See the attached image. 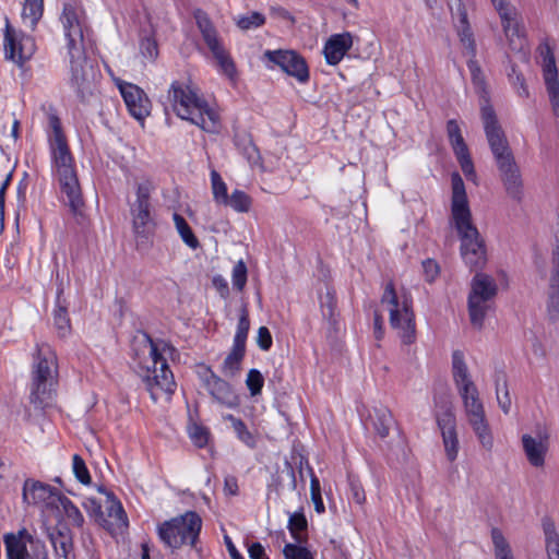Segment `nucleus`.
<instances>
[{
  "mask_svg": "<svg viewBox=\"0 0 559 559\" xmlns=\"http://www.w3.org/2000/svg\"><path fill=\"white\" fill-rule=\"evenodd\" d=\"M60 23L69 56L71 85L81 100L86 102L97 91L102 74L85 53L91 35L85 11L74 2L64 3Z\"/></svg>",
  "mask_w": 559,
  "mask_h": 559,
  "instance_id": "f257e3e1",
  "label": "nucleus"
},
{
  "mask_svg": "<svg viewBox=\"0 0 559 559\" xmlns=\"http://www.w3.org/2000/svg\"><path fill=\"white\" fill-rule=\"evenodd\" d=\"M451 214L461 240V255L471 269L483 267L486 263L485 242L472 222L465 185L459 173L451 176Z\"/></svg>",
  "mask_w": 559,
  "mask_h": 559,
  "instance_id": "f03ea898",
  "label": "nucleus"
},
{
  "mask_svg": "<svg viewBox=\"0 0 559 559\" xmlns=\"http://www.w3.org/2000/svg\"><path fill=\"white\" fill-rule=\"evenodd\" d=\"M452 376L463 401L468 424L483 448L491 451L493 438L486 419L484 405L479 399L478 389L471 378L464 354L459 349L452 353Z\"/></svg>",
  "mask_w": 559,
  "mask_h": 559,
  "instance_id": "7ed1b4c3",
  "label": "nucleus"
},
{
  "mask_svg": "<svg viewBox=\"0 0 559 559\" xmlns=\"http://www.w3.org/2000/svg\"><path fill=\"white\" fill-rule=\"evenodd\" d=\"M168 99L176 115L198 126L203 131L216 133L219 130V116L200 94L191 81H174L168 90Z\"/></svg>",
  "mask_w": 559,
  "mask_h": 559,
  "instance_id": "20e7f679",
  "label": "nucleus"
},
{
  "mask_svg": "<svg viewBox=\"0 0 559 559\" xmlns=\"http://www.w3.org/2000/svg\"><path fill=\"white\" fill-rule=\"evenodd\" d=\"M49 127L52 130L50 148L60 190L66 195L67 203L73 215H81L84 201L76 171L73 166V158L58 116H49Z\"/></svg>",
  "mask_w": 559,
  "mask_h": 559,
  "instance_id": "39448f33",
  "label": "nucleus"
},
{
  "mask_svg": "<svg viewBox=\"0 0 559 559\" xmlns=\"http://www.w3.org/2000/svg\"><path fill=\"white\" fill-rule=\"evenodd\" d=\"M58 384V358L47 343L36 344L31 370L29 402L36 408L47 407Z\"/></svg>",
  "mask_w": 559,
  "mask_h": 559,
  "instance_id": "423d86ee",
  "label": "nucleus"
},
{
  "mask_svg": "<svg viewBox=\"0 0 559 559\" xmlns=\"http://www.w3.org/2000/svg\"><path fill=\"white\" fill-rule=\"evenodd\" d=\"M146 342L151 365L140 367V377L154 402L168 401L176 389L174 374L169 370L166 359L158 352L157 345L147 335Z\"/></svg>",
  "mask_w": 559,
  "mask_h": 559,
  "instance_id": "0eeeda50",
  "label": "nucleus"
},
{
  "mask_svg": "<svg viewBox=\"0 0 559 559\" xmlns=\"http://www.w3.org/2000/svg\"><path fill=\"white\" fill-rule=\"evenodd\" d=\"M202 528V519L194 511H187L185 514L173 518L162 523L157 533L160 540L173 550L183 545L195 547Z\"/></svg>",
  "mask_w": 559,
  "mask_h": 559,
  "instance_id": "6e6552de",
  "label": "nucleus"
},
{
  "mask_svg": "<svg viewBox=\"0 0 559 559\" xmlns=\"http://www.w3.org/2000/svg\"><path fill=\"white\" fill-rule=\"evenodd\" d=\"M155 190L153 181L144 179L135 183V199L130 202L132 228L136 246L147 247L151 242L154 223L152 218L151 194Z\"/></svg>",
  "mask_w": 559,
  "mask_h": 559,
  "instance_id": "1a4fd4ad",
  "label": "nucleus"
},
{
  "mask_svg": "<svg viewBox=\"0 0 559 559\" xmlns=\"http://www.w3.org/2000/svg\"><path fill=\"white\" fill-rule=\"evenodd\" d=\"M381 304L389 307L390 325L397 330L403 344H412L416 338L415 314L412 309V300L405 295L402 299L396 295L393 282L385 285Z\"/></svg>",
  "mask_w": 559,
  "mask_h": 559,
  "instance_id": "9d476101",
  "label": "nucleus"
},
{
  "mask_svg": "<svg viewBox=\"0 0 559 559\" xmlns=\"http://www.w3.org/2000/svg\"><path fill=\"white\" fill-rule=\"evenodd\" d=\"M497 284L492 277L484 273H477L471 284L468 295V314L474 326H483L487 311L491 308V301L497 295Z\"/></svg>",
  "mask_w": 559,
  "mask_h": 559,
  "instance_id": "9b49d317",
  "label": "nucleus"
},
{
  "mask_svg": "<svg viewBox=\"0 0 559 559\" xmlns=\"http://www.w3.org/2000/svg\"><path fill=\"white\" fill-rule=\"evenodd\" d=\"M480 115L495 162L507 158L508 155H513L506 133L498 122L497 115L487 100L480 105Z\"/></svg>",
  "mask_w": 559,
  "mask_h": 559,
  "instance_id": "f8f14e48",
  "label": "nucleus"
},
{
  "mask_svg": "<svg viewBox=\"0 0 559 559\" xmlns=\"http://www.w3.org/2000/svg\"><path fill=\"white\" fill-rule=\"evenodd\" d=\"M36 50L35 40L29 35L17 34L5 19L4 52L5 58L22 66Z\"/></svg>",
  "mask_w": 559,
  "mask_h": 559,
  "instance_id": "ddd939ff",
  "label": "nucleus"
},
{
  "mask_svg": "<svg viewBox=\"0 0 559 559\" xmlns=\"http://www.w3.org/2000/svg\"><path fill=\"white\" fill-rule=\"evenodd\" d=\"M199 377L215 402L228 408L239 405V397L230 384L215 374L211 368L202 366L199 370Z\"/></svg>",
  "mask_w": 559,
  "mask_h": 559,
  "instance_id": "4468645a",
  "label": "nucleus"
},
{
  "mask_svg": "<svg viewBox=\"0 0 559 559\" xmlns=\"http://www.w3.org/2000/svg\"><path fill=\"white\" fill-rule=\"evenodd\" d=\"M491 2L500 16L510 49L523 51L526 41L520 28L516 9L506 0H491Z\"/></svg>",
  "mask_w": 559,
  "mask_h": 559,
  "instance_id": "2eb2a0df",
  "label": "nucleus"
},
{
  "mask_svg": "<svg viewBox=\"0 0 559 559\" xmlns=\"http://www.w3.org/2000/svg\"><path fill=\"white\" fill-rule=\"evenodd\" d=\"M496 165L507 195L519 203L522 202L524 180L514 155H508L507 158L497 160Z\"/></svg>",
  "mask_w": 559,
  "mask_h": 559,
  "instance_id": "dca6fc26",
  "label": "nucleus"
},
{
  "mask_svg": "<svg viewBox=\"0 0 559 559\" xmlns=\"http://www.w3.org/2000/svg\"><path fill=\"white\" fill-rule=\"evenodd\" d=\"M264 56L277 64L285 73L297 79L300 83L309 80L306 60L294 50H266Z\"/></svg>",
  "mask_w": 559,
  "mask_h": 559,
  "instance_id": "f3484780",
  "label": "nucleus"
},
{
  "mask_svg": "<svg viewBox=\"0 0 559 559\" xmlns=\"http://www.w3.org/2000/svg\"><path fill=\"white\" fill-rule=\"evenodd\" d=\"M522 447L530 464L537 468L543 467L549 449V432L547 428L537 427L535 436L523 435Z\"/></svg>",
  "mask_w": 559,
  "mask_h": 559,
  "instance_id": "a211bd4d",
  "label": "nucleus"
},
{
  "mask_svg": "<svg viewBox=\"0 0 559 559\" xmlns=\"http://www.w3.org/2000/svg\"><path fill=\"white\" fill-rule=\"evenodd\" d=\"M447 133L463 174L468 179H474L476 177L474 164L456 120L451 119L447 122Z\"/></svg>",
  "mask_w": 559,
  "mask_h": 559,
  "instance_id": "6ab92c4d",
  "label": "nucleus"
},
{
  "mask_svg": "<svg viewBox=\"0 0 559 559\" xmlns=\"http://www.w3.org/2000/svg\"><path fill=\"white\" fill-rule=\"evenodd\" d=\"M119 90L130 115L136 120L143 121L151 110V102L144 91L138 85L127 82L119 84Z\"/></svg>",
  "mask_w": 559,
  "mask_h": 559,
  "instance_id": "aec40b11",
  "label": "nucleus"
},
{
  "mask_svg": "<svg viewBox=\"0 0 559 559\" xmlns=\"http://www.w3.org/2000/svg\"><path fill=\"white\" fill-rule=\"evenodd\" d=\"M543 55V78L549 97L551 111L559 118V79L555 56L547 46Z\"/></svg>",
  "mask_w": 559,
  "mask_h": 559,
  "instance_id": "412c9836",
  "label": "nucleus"
},
{
  "mask_svg": "<svg viewBox=\"0 0 559 559\" xmlns=\"http://www.w3.org/2000/svg\"><path fill=\"white\" fill-rule=\"evenodd\" d=\"M353 46V36L345 32L332 35L325 43L323 53L331 66H336Z\"/></svg>",
  "mask_w": 559,
  "mask_h": 559,
  "instance_id": "4be33fe9",
  "label": "nucleus"
},
{
  "mask_svg": "<svg viewBox=\"0 0 559 559\" xmlns=\"http://www.w3.org/2000/svg\"><path fill=\"white\" fill-rule=\"evenodd\" d=\"M547 316L551 322L559 319V238L552 254V273L550 277Z\"/></svg>",
  "mask_w": 559,
  "mask_h": 559,
  "instance_id": "5701e85b",
  "label": "nucleus"
},
{
  "mask_svg": "<svg viewBox=\"0 0 559 559\" xmlns=\"http://www.w3.org/2000/svg\"><path fill=\"white\" fill-rule=\"evenodd\" d=\"M104 503L105 522H99V525L108 531H115L128 525L127 514L115 495H108V500H105Z\"/></svg>",
  "mask_w": 559,
  "mask_h": 559,
  "instance_id": "b1692460",
  "label": "nucleus"
},
{
  "mask_svg": "<svg viewBox=\"0 0 559 559\" xmlns=\"http://www.w3.org/2000/svg\"><path fill=\"white\" fill-rule=\"evenodd\" d=\"M52 495L53 488L48 484L32 478L24 481L22 498L27 504L45 503Z\"/></svg>",
  "mask_w": 559,
  "mask_h": 559,
  "instance_id": "393cba45",
  "label": "nucleus"
},
{
  "mask_svg": "<svg viewBox=\"0 0 559 559\" xmlns=\"http://www.w3.org/2000/svg\"><path fill=\"white\" fill-rule=\"evenodd\" d=\"M63 287L59 285L57 290L56 308L53 310V324L60 337H66L71 330L70 319L68 316V302L63 298Z\"/></svg>",
  "mask_w": 559,
  "mask_h": 559,
  "instance_id": "a878e982",
  "label": "nucleus"
},
{
  "mask_svg": "<svg viewBox=\"0 0 559 559\" xmlns=\"http://www.w3.org/2000/svg\"><path fill=\"white\" fill-rule=\"evenodd\" d=\"M319 300L322 317L329 325V332L330 334L335 333L338 317V312L336 311L335 292L332 288L326 287L325 292L320 294Z\"/></svg>",
  "mask_w": 559,
  "mask_h": 559,
  "instance_id": "bb28decb",
  "label": "nucleus"
},
{
  "mask_svg": "<svg viewBox=\"0 0 559 559\" xmlns=\"http://www.w3.org/2000/svg\"><path fill=\"white\" fill-rule=\"evenodd\" d=\"M194 19L202 38L209 49L223 44L216 27L205 12L198 10L194 13Z\"/></svg>",
  "mask_w": 559,
  "mask_h": 559,
  "instance_id": "cd10ccee",
  "label": "nucleus"
},
{
  "mask_svg": "<svg viewBox=\"0 0 559 559\" xmlns=\"http://www.w3.org/2000/svg\"><path fill=\"white\" fill-rule=\"evenodd\" d=\"M370 417L372 418L377 433L381 438L388 437L391 428L395 424L391 412L386 407H378L374 408L373 415H370Z\"/></svg>",
  "mask_w": 559,
  "mask_h": 559,
  "instance_id": "c85d7f7f",
  "label": "nucleus"
},
{
  "mask_svg": "<svg viewBox=\"0 0 559 559\" xmlns=\"http://www.w3.org/2000/svg\"><path fill=\"white\" fill-rule=\"evenodd\" d=\"M467 67L471 72L472 83L474 85L475 92L483 98L481 104H485V100H487L489 103V100L487 99L488 93H487L486 78H485V74H484L480 66L478 64V62L476 60V57L469 58V60L467 62Z\"/></svg>",
  "mask_w": 559,
  "mask_h": 559,
  "instance_id": "c756f323",
  "label": "nucleus"
},
{
  "mask_svg": "<svg viewBox=\"0 0 559 559\" xmlns=\"http://www.w3.org/2000/svg\"><path fill=\"white\" fill-rule=\"evenodd\" d=\"M543 530L546 539V550L549 559H559V534L550 519L543 520Z\"/></svg>",
  "mask_w": 559,
  "mask_h": 559,
  "instance_id": "7c9ffc66",
  "label": "nucleus"
},
{
  "mask_svg": "<svg viewBox=\"0 0 559 559\" xmlns=\"http://www.w3.org/2000/svg\"><path fill=\"white\" fill-rule=\"evenodd\" d=\"M245 352L246 348L233 345V348L225 358L222 367V371L225 377L233 378L240 371Z\"/></svg>",
  "mask_w": 559,
  "mask_h": 559,
  "instance_id": "2f4dec72",
  "label": "nucleus"
},
{
  "mask_svg": "<svg viewBox=\"0 0 559 559\" xmlns=\"http://www.w3.org/2000/svg\"><path fill=\"white\" fill-rule=\"evenodd\" d=\"M44 12V0H25L22 19L25 24L28 23L32 31L35 29L38 21L41 19Z\"/></svg>",
  "mask_w": 559,
  "mask_h": 559,
  "instance_id": "473e14b6",
  "label": "nucleus"
},
{
  "mask_svg": "<svg viewBox=\"0 0 559 559\" xmlns=\"http://www.w3.org/2000/svg\"><path fill=\"white\" fill-rule=\"evenodd\" d=\"M224 420L230 423L237 438L245 443L248 448L254 449L257 447L255 436L248 430L242 419L235 417L231 414L224 416Z\"/></svg>",
  "mask_w": 559,
  "mask_h": 559,
  "instance_id": "72a5a7b5",
  "label": "nucleus"
},
{
  "mask_svg": "<svg viewBox=\"0 0 559 559\" xmlns=\"http://www.w3.org/2000/svg\"><path fill=\"white\" fill-rule=\"evenodd\" d=\"M236 146L241 155L250 165H257L260 162V152L249 134L237 135Z\"/></svg>",
  "mask_w": 559,
  "mask_h": 559,
  "instance_id": "f704fd0d",
  "label": "nucleus"
},
{
  "mask_svg": "<svg viewBox=\"0 0 559 559\" xmlns=\"http://www.w3.org/2000/svg\"><path fill=\"white\" fill-rule=\"evenodd\" d=\"M459 36L462 44L466 47L468 55L473 58L476 57V44L473 37L472 29L467 21V14L465 10L460 11V25Z\"/></svg>",
  "mask_w": 559,
  "mask_h": 559,
  "instance_id": "c9c22d12",
  "label": "nucleus"
},
{
  "mask_svg": "<svg viewBox=\"0 0 559 559\" xmlns=\"http://www.w3.org/2000/svg\"><path fill=\"white\" fill-rule=\"evenodd\" d=\"M50 540L56 554L63 559H68L72 551L73 543L69 532L58 531L50 534Z\"/></svg>",
  "mask_w": 559,
  "mask_h": 559,
  "instance_id": "e433bc0d",
  "label": "nucleus"
},
{
  "mask_svg": "<svg viewBox=\"0 0 559 559\" xmlns=\"http://www.w3.org/2000/svg\"><path fill=\"white\" fill-rule=\"evenodd\" d=\"M491 539L496 559H514L511 547L503 536L501 530L493 527L491 530Z\"/></svg>",
  "mask_w": 559,
  "mask_h": 559,
  "instance_id": "4c0bfd02",
  "label": "nucleus"
},
{
  "mask_svg": "<svg viewBox=\"0 0 559 559\" xmlns=\"http://www.w3.org/2000/svg\"><path fill=\"white\" fill-rule=\"evenodd\" d=\"M307 526L308 523L304 513L296 512L289 516L287 527L296 543L302 544L307 540V536L302 535V532L307 530Z\"/></svg>",
  "mask_w": 559,
  "mask_h": 559,
  "instance_id": "58836bf2",
  "label": "nucleus"
},
{
  "mask_svg": "<svg viewBox=\"0 0 559 559\" xmlns=\"http://www.w3.org/2000/svg\"><path fill=\"white\" fill-rule=\"evenodd\" d=\"M175 226L177 231L179 233L183 242L192 249H197L199 247V240L194 236L192 229L190 228L187 221L178 213H174L173 215Z\"/></svg>",
  "mask_w": 559,
  "mask_h": 559,
  "instance_id": "ea45409f",
  "label": "nucleus"
},
{
  "mask_svg": "<svg viewBox=\"0 0 559 559\" xmlns=\"http://www.w3.org/2000/svg\"><path fill=\"white\" fill-rule=\"evenodd\" d=\"M251 204V198L241 190H234L224 203L225 206H229L238 213L249 212Z\"/></svg>",
  "mask_w": 559,
  "mask_h": 559,
  "instance_id": "a19ab883",
  "label": "nucleus"
},
{
  "mask_svg": "<svg viewBox=\"0 0 559 559\" xmlns=\"http://www.w3.org/2000/svg\"><path fill=\"white\" fill-rule=\"evenodd\" d=\"M249 329H250L249 313L246 308H242L233 345L246 348V341H247V336L249 333Z\"/></svg>",
  "mask_w": 559,
  "mask_h": 559,
  "instance_id": "79ce46f5",
  "label": "nucleus"
},
{
  "mask_svg": "<svg viewBox=\"0 0 559 559\" xmlns=\"http://www.w3.org/2000/svg\"><path fill=\"white\" fill-rule=\"evenodd\" d=\"M211 183L214 201L224 205L229 194L227 193V186L223 181L221 175L216 170L211 171Z\"/></svg>",
  "mask_w": 559,
  "mask_h": 559,
  "instance_id": "37998d69",
  "label": "nucleus"
},
{
  "mask_svg": "<svg viewBox=\"0 0 559 559\" xmlns=\"http://www.w3.org/2000/svg\"><path fill=\"white\" fill-rule=\"evenodd\" d=\"M437 424L441 433L456 431L455 415L451 406H445L437 414Z\"/></svg>",
  "mask_w": 559,
  "mask_h": 559,
  "instance_id": "c03bdc74",
  "label": "nucleus"
},
{
  "mask_svg": "<svg viewBox=\"0 0 559 559\" xmlns=\"http://www.w3.org/2000/svg\"><path fill=\"white\" fill-rule=\"evenodd\" d=\"M264 24L265 16L260 12H251L248 15H240L236 19V25L242 31L258 28Z\"/></svg>",
  "mask_w": 559,
  "mask_h": 559,
  "instance_id": "a18cd8bd",
  "label": "nucleus"
},
{
  "mask_svg": "<svg viewBox=\"0 0 559 559\" xmlns=\"http://www.w3.org/2000/svg\"><path fill=\"white\" fill-rule=\"evenodd\" d=\"M496 391H497V400L500 408L504 414H508L511 408V399L509 395V391L507 388V380L504 376L498 377L496 379Z\"/></svg>",
  "mask_w": 559,
  "mask_h": 559,
  "instance_id": "49530a36",
  "label": "nucleus"
},
{
  "mask_svg": "<svg viewBox=\"0 0 559 559\" xmlns=\"http://www.w3.org/2000/svg\"><path fill=\"white\" fill-rule=\"evenodd\" d=\"M285 559H314L312 552L301 544L288 543L283 548Z\"/></svg>",
  "mask_w": 559,
  "mask_h": 559,
  "instance_id": "de8ad7c7",
  "label": "nucleus"
},
{
  "mask_svg": "<svg viewBox=\"0 0 559 559\" xmlns=\"http://www.w3.org/2000/svg\"><path fill=\"white\" fill-rule=\"evenodd\" d=\"M508 79L512 86L516 90L519 96L528 97V90L523 74L518 70L515 64H511L508 72Z\"/></svg>",
  "mask_w": 559,
  "mask_h": 559,
  "instance_id": "09e8293b",
  "label": "nucleus"
},
{
  "mask_svg": "<svg viewBox=\"0 0 559 559\" xmlns=\"http://www.w3.org/2000/svg\"><path fill=\"white\" fill-rule=\"evenodd\" d=\"M72 469L76 479L83 485L91 484V475L86 467L84 460L79 455L74 454L72 457Z\"/></svg>",
  "mask_w": 559,
  "mask_h": 559,
  "instance_id": "8fccbe9b",
  "label": "nucleus"
},
{
  "mask_svg": "<svg viewBox=\"0 0 559 559\" xmlns=\"http://www.w3.org/2000/svg\"><path fill=\"white\" fill-rule=\"evenodd\" d=\"M442 435L445 455L449 461H454L459 453V439L456 431L444 432Z\"/></svg>",
  "mask_w": 559,
  "mask_h": 559,
  "instance_id": "3c124183",
  "label": "nucleus"
},
{
  "mask_svg": "<svg viewBox=\"0 0 559 559\" xmlns=\"http://www.w3.org/2000/svg\"><path fill=\"white\" fill-rule=\"evenodd\" d=\"M83 507L88 515L94 518L98 524L99 522H105V512L103 510L102 501L94 497H87L83 502Z\"/></svg>",
  "mask_w": 559,
  "mask_h": 559,
  "instance_id": "603ef678",
  "label": "nucleus"
},
{
  "mask_svg": "<svg viewBox=\"0 0 559 559\" xmlns=\"http://www.w3.org/2000/svg\"><path fill=\"white\" fill-rule=\"evenodd\" d=\"M246 384L248 390L250 391V394L252 396H255L260 394L262 391L264 378L259 370L250 369L247 374Z\"/></svg>",
  "mask_w": 559,
  "mask_h": 559,
  "instance_id": "864d4df0",
  "label": "nucleus"
},
{
  "mask_svg": "<svg viewBox=\"0 0 559 559\" xmlns=\"http://www.w3.org/2000/svg\"><path fill=\"white\" fill-rule=\"evenodd\" d=\"M140 52L147 61H154L158 57L157 41L153 37H144L140 43Z\"/></svg>",
  "mask_w": 559,
  "mask_h": 559,
  "instance_id": "5fc2aeb1",
  "label": "nucleus"
},
{
  "mask_svg": "<svg viewBox=\"0 0 559 559\" xmlns=\"http://www.w3.org/2000/svg\"><path fill=\"white\" fill-rule=\"evenodd\" d=\"M61 504L68 520L71 521L73 525L82 526L84 518L76 506L68 498L61 500Z\"/></svg>",
  "mask_w": 559,
  "mask_h": 559,
  "instance_id": "6e6d98bb",
  "label": "nucleus"
},
{
  "mask_svg": "<svg viewBox=\"0 0 559 559\" xmlns=\"http://www.w3.org/2000/svg\"><path fill=\"white\" fill-rule=\"evenodd\" d=\"M247 266L242 260H239L233 269V286L241 292L247 283Z\"/></svg>",
  "mask_w": 559,
  "mask_h": 559,
  "instance_id": "4d7b16f0",
  "label": "nucleus"
},
{
  "mask_svg": "<svg viewBox=\"0 0 559 559\" xmlns=\"http://www.w3.org/2000/svg\"><path fill=\"white\" fill-rule=\"evenodd\" d=\"M348 480L352 499L358 504H364L366 501V493L360 481L353 476H349Z\"/></svg>",
  "mask_w": 559,
  "mask_h": 559,
  "instance_id": "13d9d810",
  "label": "nucleus"
},
{
  "mask_svg": "<svg viewBox=\"0 0 559 559\" xmlns=\"http://www.w3.org/2000/svg\"><path fill=\"white\" fill-rule=\"evenodd\" d=\"M189 436L193 443L202 448L207 443L209 432L204 427L193 425L189 430Z\"/></svg>",
  "mask_w": 559,
  "mask_h": 559,
  "instance_id": "bf43d9fd",
  "label": "nucleus"
},
{
  "mask_svg": "<svg viewBox=\"0 0 559 559\" xmlns=\"http://www.w3.org/2000/svg\"><path fill=\"white\" fill-rule=\"evenodd\" d=\"M257 344L262 350H269L272 346V335L266 326H260L258 330Z\"/></svg>",
  "mask_w": 559,
  "mask_h": 559,
  "instance_id": "052dcab7",
  "label": "nucleus"
},
{
  "mask_svg": "<svg viewBox=\"0 0 559 559\" xmlns=\"http://www.w3.org/2000/svg\"><path fill=\"white\" fill-rule=\"evenodd\" d=\"M423 269L428 282H433L439 274V265L436 261L427 259L423 262Z\"/></svg>",
  "mask_w": 559,
  "mask_h": 559,
  "instance_id": "680f3d73",
  "label": "nucleus"
},
{
  "mask_svg": "<svg viewBox=\"0 0 559 559\" xmlns=\"http://www.w3.org/2000/svg\"><path fill=\"white\" fill-rule=\"evenodd\" d=\"M221 71L230 80H235L237 70L234 60L229 56L225 61L218 64Z\"/></svg>",
  "mask_w": 559,
  "mask_h": 559,
  "instance_id": "e2e57ef3",
  "label": "nucleus"
},
{
  "mask_svg": "<svg viewBox=\"0 0 559 559\" xmlns=\"http://www.w3.org/2000/svg\"><path fill=\"white\" fill-rule=\"evenodd\" d=\"M210 51L216 60L217 66L230 56L223 44L210 48Z\"/></svg>",
  "mask_w": 559,
  "mask_h": 559,
  "instance_id": "0e129e2a",
  "label": "nucleus"
},
{
  "mask_svg": "<svg viewBox=\"0 0 559 559\" xmlns=\"http://www.w3.org/2000/svg\"><path fill=\"white\" fill-rule=\"evenodd\" d=\"M373 333H374V337L378 341H380L383 337V334H384L383 319H382V316L378 311L374 312Z\"/></svg>",
  "mask_w": 559,
  "mask_h": 559,
  "instance_id": "69168bd1",
  "label": "nucleus"
},
{
  "mask_svg": "<svg viewBox=\"0 0 559 559\" xmlns=\"http://www.w3.org/2000/svg\"><path fill=\"white\" fill-rule=\"evenodd\" d=\"M248 552H249L250 559H264L265 558L264 547L260 543H253L249 547Z\"/></svg>",
  "mask_w": 559,
  "mask_h": 559,
  "instance_id": "338daca9",
  "label": "nucleus"
},
{
  "mask_svg": "<svg viewBox=\"0 0 559 559\" xmlns=\"http://www.w3.org/2000/svg\"><path fill=\"white\" fill-rule=\"evenodd\" d=\"M224 490L229 495H237L238 484L237 479L234 476H228L225 478Z\"/></svg>",
  "mask_w": 559,
  "mask_h": 559,
  "instance_id": "774afa93",
  "label": "nucleus"
}]
</instances>
